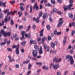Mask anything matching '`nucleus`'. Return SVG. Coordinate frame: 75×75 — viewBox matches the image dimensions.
I'll return each instance as SVG.
<instances>
[{
	"label": "nucleus",
	"instance_id": "obj_1",
	"mask_svg": "<svg viewBox=\"0 0 75 75\" xmlns=\"http://www.w3.org/2000/svg\"><path fill=\"white\" fill-rule=\"evenodd\" d=\"M66 59H69L68 61H70V64H71V65L74 64V59H73V57H72V56L70 55H67L66 57Z\"/></svg>",
	"mask_w": 75,
	"mask_h": 75
},
{
	"label": "nucleus",
	"instance_id": "obj_2",
	"mask_svg": "<svg viewBox=\"0 0 75 75\" xmlns=\"http://www.w3.org/2000/svg\"><path fill=\"white\" fill-rule=\"evenodd\" d=\"M19 44L17 45V46L13 45L12 47V48H15L16 47H17L16 49V52L17 55H18L19 54Z\"/></svg>",
	"mask_w": 75,
	"mask_h": 75
},
{
	"label": "nucleus",
	"instance_id": "obj_3",
	"mask_svg": "<svg viewBox=\"0 0 75 75\" xmlns=\"http://www.w3.org/2000/svg\"><path fill=\"white\" fill-rule=\"evenodd\" d=\"M42 12H40L39 14V17H38L36 19H35V18H33V20H35L36 23H38L40 22V21H39V19H40V17H41L42 16Z\"/></svg>",
	"mask_w": 75,
	"mask_h": 75
},
{
	"label": "nucleus",
	"instance_id": "obj_4",
	"mask_svg": "<svg viewBox=\"0 0 75 75\" xmlns=\"http://www.w3.org/2000/svg\"><path fill=\"white\" fill-rule=\"evenodd\" d=\"M72 6H73V4H69L68 6L67 5H64L63 6V7L64 8V11L67 10V9L70 10L71 9V7H72Z\"/></svg>",
	"mask_w": 75,
	"mask_h": 75
},
{
	"label": "nucleus",
	"instance_id": "obj_5",
	"mask_svg": "<svg viewBox=\"0 0 75 75\" xmlns=\"http://www.w3.org/2000/svg\"><path fill=\"white\" fill-rule=\"evenodd\" d=\"M53 62H56V63H58V62H60L61 61V58H59L57 59V57H55V58L53 59Z\"/></svg>",
	"mask_w": 75,
	"mask_h": 75
},
{
	"label": "nucleus",
	"instance_id": "obj_6",
	"mask_svg": "<svg viewBox=\"0 0 75 75\" xmlns=\"http://www.w3.org/2000/svg\"><path fill=\"white\" fill-rule=\"evenodd\" d=\"M63 23H64V21L62 20V18H60L59 21V23L57 24V26L60 27L62 25V24H63Z\"/></svg>",
	"mask_w": 75,
	"mask_h": 75
},
{
	"label": "nucleus",
	"instance_id": "obj_7",
	"mask_svg": "<svg viewBox=\"0 0 75 75\" xmlns=\"http://www.w3.org/2000/svg\"><path fill=\"white\" fill-rule=\"evenodd\" d=\"M52 65V67H53L54 69H57L58 68V67H59V65L58 64L54 65L53 64H52V63H51L50 66V68H51Z\"/></svg>",
	"mask_w": 75,
	"mask_h": 75
},
{
	"label": "nucleus",
	"instance_id": "obj_8",
	"mask_svg": "<svg viewBox=\"0 0 75 75\" xmlns=\"http://www.w3.org/2000/svg\"><path fill=\"white\" fill-rule=\"evenodd\" d=\"M38 54V52H37V51L36 50H34L33 51L32 54L33 55V56L34 57H35L37 55V54Z\"/></svg>",
	"mask_w": 75,
	"mask_h": 75
},
{
	"label": "nucleus",
	"instance_id": "obj_9",
	"mask_svg": "<svg viewBox=\"0 0 75 75\" xmlns=\"http://www.w3.org/2000/svg\"><path fill=\"white\" fill-rule=\"evenodd\" d=\"M44 49L45 50H46V49H47V51H48L50 50V47L47 46V45H44Z\"/></svg>",
	"mask_w": 75,
	"mask_h": 75
},
{
	"label": "nucleus",
	"instance_id": "obj_10",
	"mask_svg": "<svg viewBox=\"0 0 75 75\" xmlns=\"http://www.w3.org/2000/svg\"><path fill=\"white\" fill-rule=\"evenodd\" d=\"M33 10H35V8H36V10H38L39 8H38V6L37 5V3L35 4L33 6Z\"/></svg>",
	"mask_w": 75,
	"mask_h": 75
},
{
	"label": "nucleus",
	"instance_id": "obj_11",
	"mask_svg": "<svg viewBox=\"0 0 75 75\" xmlns=\"http://www.w3.org/2000/svg\"><path fill=\"white\" fill-rule=\"evenodd\" d=\"M49 14L48 13H44V15H43L42 18L43 19H45L47 18V17H48Z\"/></svg>",
	"mask_w": 75,
	"mask_h": 75
},
{
	"label": "nucleus",
	"instance_id": "obj_12",
	"mask_svg": "<svg viewBox=\"0 0 75 75\" xmlns=\"http://www.w3.org/2000/svg\"><path fill=\"white\" fill-rule=\"evenodd\" d=\"M6 2L3 3V2L0 1V6H2V5H3L4 7H6Z\"/></svg>",
	"mask_w": 75,
	"mask_h": 75
},
{
	"label": "nucleus",
	"instance_id": "obj_13",
	"mask_svg": "<svg viewBox=\"0 0 75 75\" xmlns=\"http://www.w3.org/2000/svg\"><path fill=\"white\" fill-rule=\"evenodd\" d=\"M1 33L3 34V35L4 36V37H6V32L4 31V30H1Z\"/></svg>",
	"mask_w": 75,
	"mask_h": 75
},
{
	"label": "nucleus",
	"instance_id": "obj_14",
	"mask_svg": "<svg viewBox=\"0 0 75 75\" xmlns=\"http://www.w3.org/2000/svg\"><path fill=\"white\" fill-rule=\"evenodd\" d=\"M25 37H28V38H31V33H29L28 34H25Z\"/></svg>",
	"mask_w": 75,
	"mask_h": 75
},
{
	"label": "nucleus",
	"instance_id": "obj_15",
	"mask_svg": "<svg viewBox=\"0 0 75 75\" xmlns=\"http://www.w3.org/2000/svg\"><path fill=\"white\" fill-rule=\"evenodd\" d=\"M39 54L41 55L42 53H43V52L42 51V47H40V49L39 50Z\"/></svg>",
	"mask_w": 75,
	"mask_h": 75
},
{
	"label": "nucleus",
	"instance_id": "obj_16",
	"mask_svg": "<svg viewBox=\"0 0 75 75\" xmlns=\"http://www.w3.org/2000/svg\"><path fill=\"white\" fill-rule=\"evenodd\" d=\"M8 58H9V59H10V62H11L12 61H15V60L13 59V57H12V58H11V56H8Z\"/></svg>",
	"mask_w": 75,
	"mask_h": 75
},
{
	"label": "nucleus",
	"instance_id": "obj_17",
	"mask_svg": "<svg viewBox=\"0 0 75 75\" xmlns=\"http://www.w3.org/2000/svg\"><path fill=\"white\" fill-rule=\"evenodd\" d=\"M44 31V29H42L40 32H39L40 33V37H42V35H43V32Z\"/></svg>",
	"mask_w": 75,
	"mask_h": 75
},
{
	"label": "nucleus",
	"instance_id": "obj_18",
	"mask_svg": "<svg viewBox=\"0 0 75 75\" xmlns=\"http://www.w3.org/2000/svg\"><path fill=\"white\" fill-rule=\"evenodd\" d=\"M75 33V30H73L72 31L71 33V37H72L74 35Z\"/></svg>",
	"mask_w": 75,
	"mask_h": 75
},
{
	"label": "nucleus",
	"instance_id": "obj_19",
	"mask_svg": "<svg viewBox=\"0 0 75 75\" xmlns=\"http://www.w3.org/2000/svg\"><path fill=\"white\" fill-rule=\"evenodd\" d=\"M51 47H52V48H54L55 47V43H53L52 42H51Z\"/></svg>",
	"mask_w": 75,
	"mask_h": 75
},
{
	"label": "nucleus",
	"instance_id": "obj_20",
	"mask_svg": "<svg viewBox=\"0 0 75 75\" xmlns=\"http://www.w3.org/2000/svg\"><path fill=\"white\" fill-rule=\"evenodd\" d=\"M57 13H58V14H59V15H60V16H62V15L63 14L60 11H57Z\"/></svg>",
	"mask_w": 75,
	"mask_h": 75
},
{
	"label": "nucleus",
	"instance_id": "obj_21",
	"mask_svg": "<svg viewBox=\"0 0 75 75\" xmlns=\"http://www.w3.org/2000/svg\"><path fill=\"white\" fill-rule=\"evenodd\" d=\"M34 48L35 50H36V51H38V50H39L38 46H35Z\"/></svg>",
	"mask_w": 75,
	"mask_h": 75
},
{
	"label": "nucleus",
	"instance_id": "obj_22",
	"mask_svg": "<svg viewBox=\"0 0 75 75\" xmlns=\"http://www.w3.org/2000/svg\"><path fill=\"white\" fill-rule=\"evenodd\" d=\"M69 17L71 18H73V15L72 14H70V13H69Z\"/></svg>",
	"mask_w": 75,
	"mask_h": 75
},
{
	"label": "nucleus",
	"instance_id": "obj_23",
	"mask_svg": "<svg viewBox=\"0 0 75 75\" xmlns=\"http://www.w3.org/2000/svg\"><path fill=\"white\" fill-rule=\"evenodd\" d=\"M20 9H21V11H22L24 10V8L23 7V6H21L20 7Z\"/></svg>",
	"mask_w": 75,
	"mask_h": 75
},
{
	"label": "nucleus",
	"instance_id": "obj_24",
	"mask_svg": "<svg viewBox=\"0 0 75 75\" xmlns=\"http://www.w3.org/2000/svg\"><path fill=\"white\" fill-rule=\"evenodd\" d=\"M26 43V41H25L24 42H23L21 43V45H25V44Z\"/></svg>",
	"mask_w": 75,
	"mask_h": 75
},
{
	"label": "nucleus",
	"instance_id": "obj_25",
	"mask_svg": "<svg viewBox=\"0 0 75 75\" xmlns=\"http://www.w3.org/2000/svg\"><path fill=\"white\" fill-rule=\"evenodd\" d=\"M28 62H30V60L23 62V64H27Z\"/></svg>",
	"mask_w": 75,
	"mask_h": 75
},
{
	"label": "nucleus",
	"instance_id": "obj_26",
	"mask_svg": "<svg viewBox=\"0 0 75 75\" xmlns=\"http://www.w3.org/2000/svg\"><path fill=\"white\" fill-rule=\"evenodd\" d=\"M25 34V31H22L21 33L22 35L23 36V37L24 36V34Z\"/></svg>",
	"mask_w": 75,
	"mask_h": 75
},
{
	"label": "nucleus",
	"instance_id": "obj_27",
	"mask_svg": "<svg viewBox=\"0 0 75 75\" xmlns=\"http://www.w3.org/2000/svg\"><path fill=\"white\" fill-rule=\"evenodd\" d=\"M51 52H52V53H54V52H55V54H56V51L51 50L50 51V53H51Z\"/></svg>",
	"mask_w": 75,
	"mask_h": 75
},
{
	"label": "nucleus",
	"instance_id": "obj_28",
	"mask_svg": "<svg viewBox=\"0 0 75 75\" xmlns=\"http://www.w3.org/2000/svg\"><path fill=\"white\" fill-rule=\"evenodd\" d=\"M18 14L19 15V17H20V16H21L22 14H23V13L21 11H19L18 12Z\"/></svg>",
	"mask_w": 75,
	"mask_h": 75
},
{
	"label": "nucleus",
	"instance_id": "obj_29",
	"mask_svg": "<svg viewBox=\"0 0 75 75\" xmlns=\"http://www.w3.org/2000/svg\"><path fill=\"white\" fill-rule=\"evenodd\" d=\"M4 16L2 13H0V18H3Z\"/></svg>",
	"mask_w": 75,
	"mask_h": 75
},
{
	"label": "nucleus",
	"instance_id": "obj_30",
	"mask_svg": "<svg viewBox=\"0 0 75 75\" xmlns=\"http://www.w3.org/2000/svg\"><path fill=\"white\" fill-rule=\"evenodd\" d=\"M11 34V33L10 32H8L6 33V37L7 35L8 36H10V35Z\"/></svg>",
	"mask_w": 75,
	"mask_h": 75
},
{
	"label": "nucleus",
	"instance_id": "obj_31",
	"mask_svg": "<svg viewBox=\"0 0 75 75\" xmlns=\"http://www.w3.org/2000/svg\"><path fill=\"white\" fill-rule=\"evenodd\" d=\"M51 2L53 4H55V0H51Z\"/></svg>",
	"mask_w": 75,
	"mask_h": 75
},
{
	"label": "nucleus",
	"instance_id": "obj_32",
	"mask_svg": "<svg viewBox=\"0 0 75 75\" xmlns=\"http://www.w3.org/2000/svg\"><path fill=\"white\" fill-rule=\"evenodd\" d=\"M11 14V15H13V13H12V12H10L8 13L7 14V16H9V15H10V14Z\"/></svg>",
	"mask_w": 75,
	"mask_h": 75
},
{
	"label": "nucleus",
	"instance_id": "obj_33",
	"mask_svg": "<svg viewBox=\"0 0 75 75\" xmlns=\"http://www.w3.org/2000/svg\"><path fill=\"white\" fill-rule=\"evenodd\" d=\"M13 24H14V22H13V19H11V25H13Z\"/></svg>",
	"mask_w": 75,
	"mask_h": 75
},
{
	"label": "nucleus",
	"instance_id": "obj_34",
	"mask_svg": "<svg viewBox=\"0 0 75 75\" xmlns=\"http://www.w3.org/2000/svg\"><path fill=\"white\" fill-rule=\"evenodd\" d=\"M45 39H46V38L45 37H43V38H42V42H44L45 41Z\"/></svg>",
	"mask_w": 75,
	"mask_h": 75
},
{
	"label": "nucleus",
	"instance_id": "obj_35",
	"mask_svg": "<svg viewBox=\"0 0 75 75\" xmlns=\"http://www.w3.org/2000/svg\"><path fill=\"white\" fill-rule=\"evenodd\" d=\"M6 43V42H3L1 44V46H3V45H4Z\"/></svg>",
	"mask_w": 75,
	"mask_h": 75
},
{
	"label": "nucleus",
	"instance_id": "obj_36",
	"mask_svg": "<svg viewBox=\"0 0 75 75\" xmlns=\"http://www.w3.org/2000/svg\"><path fill=\"white\" fill-rule=\"evenodd\" d=\"M49 20L51 23L52 22V18L51 17H50L49 18Z\"/></svg>",
	"mask_w": 75,
	"mask_h": 75
},
{
	"label": "nucleus",
	"instance_id": "obj_37",
	"mask_svg": "<svg viewBox=\"0 0 75 75\" xmlns=\"http://www.w3.org/2000/svg\"><path fill=\"white\" fill-rule=\"evenodd\" d=\"M46 6H48V7H51V5L50 4H47L45 5Z\"/></svg>",
	"mask_w": 75,
	"mask_h": 75
},
{
	"label": "nucleus",
	"instance_id": "obj_38",
	"mask_svg": "<svg viewBox=\"0 0 75 75\" xmlns=\"http://www.w3.org/2000/svg\"><path fill=\"white\" fill-rule=\"evenodd\" d=\"M30 13H32V10L33 9V6L31 5L30 6Z\"/></svg>",
	"mask_w": 75,
	"mask_h": 75
},
{
	"label": "nucleus",
	"instance_id": "obj_39",
	"mask_svg": "<svg viewBox=\"0 0 75 75\" xmlns=\"http://www.w3.org/2000/svg\"><path fill=\"white\" fill-rule=\"evenodd\" d=\"M42 62H37L36 63L37 65H40V66H41L42 65Z\"/></svg>",
	"mask_w": 75,
	"mask_h": 75
},
{
	"label": "nucleus",
	"instance_id": "obj_40",
	"mask_svg": "<svg viewBox=\"0 0 75 75\" xmlns=\"http://www.w3.org/2000/svg\"><path fill=\"white\" fill-rule=\"evenodd\" d=\"M31 64H29V65L28 67V69L29 70H30L31 69Z\"/></svg>",
	"mask_w": 75,
	"mask_h": 75
},
{
	"label": "nucleus",
	"instance_id": "obj_41",
	"mask_svg": "<svg viewBox=\"0 0 75 75\" xmlns=\"http://www.w3.org/2000/svg\"><path fill=\"white\" fill-rule=\"evenodd\" d=\"M46 28H47V30H50V25H47L46 26Z\"/></svg>",
	"mask_w": 75,
	"mask_h": 75
},
{
	"label": "nucleus",
	"instance_id": "obj_42",
	"mask_svg": "<svg viewBox=\"0 0 75 75\" xmlns=\"http://www.w3.org/2000/svg\"><path fill=\"white\" fill-rule=\"evenodd\" d=\"M58 32H57V30H54V34L55 35H57V33Z\"/></svg>",
	"mask_w": 75,
	"mask_h": 75
},
{
	"label": "nucleus",
	"instance_id": "obj_43",
	"mask_svg": "<svg viewBox=\"0 0 75 75\" xmlns=\"http://www.w3.org/2000/svg\"><path fill=\"white\" fill-rule=\"evenodd\" d=\"M2 24L0 23V26H2V25H4V21H2Z\"/></svg>",
	"mask_w": 75,
	"mask_h": 75
},
{
	"label": "nucleus",
	"instance_id": "obj_44",
	"mask_svg": "<svg viewBox=\"0 0 75 75\" xmlns=\"http://www.w3.org/2000/svg\"><path fill=\"white\" fill-rule=\"evenodd\" d=\"M37 40L38 42L40 41H41V38L38 37L37 38Z\"/></svg>",
	"mask_w": 75,
	"mask_h": 75
},
{
	"label": "nucleus",
	"instance_id": "obj_45",
	"mask_svg": "<svg viewBox=\"0 0 75 75\" xmlns=\"http://www.w3.org/2000/svg\"><path fill=\"white\" fill-rule=\"evenodd\" d=\"M9 11V9H8L4 11V13H7V12H8V11Z\"/></svg>",
	"mask_w": 75,
	"mask_h": 75
},
{
	"label": "nucleus",
	"instance_id": "obj_46",
	"mask_svg": "<svg viewBox=\"0 0 75 75\" xmlns=\"http://www.w3.org/2000/svg\"><path fill=\"white\" fill-rule=\"evenodd\" d=\"M8 21V19H7V18H5L4 19V21L5 23H6L7 21Z\"/></svg>",
	"mask_w": 75,
	"mask_h": 75
},
{
	"label": "nucleus",
	"instance_id": "obj_47",
	"mask_svg": "<svg viewBox=\"0 0 75 75\" xmlns=\"http://www.w3.org/2000/svg\"><path fill=\"white\" fill-rule=\"evenodd\" d=\"M17 35H16L15 34H13V38H15L16 37H17Z\"/></svg>",
	"mask_w": 75,
	"mask_h": 75
},
{
	"label": "nucleus",
	"instance_id": "obj_48",
	"mask_svg": "<svg viewBox=\"0 0 75 75\" xmlns=\"http://www.w3.org/2000/svg\"><path fill=\"white\" fill-rule=\"evenodd\" d=\"M57 1L58 2V3H62V0H57Z\"/></svg>",
	"mask_w": 75,
	"mask_h": 75
},
{
	"label": "nucleus",
	"instance_id": "obj_49",
	"mask_svg": "<svg viewBox=\"0 0 75 75\" xmlns=\"http://www.w3.org/2000/svg\"><path fill=\"white\" fill-rule=\"evenodd\" d=\"M11 41L10 40H9V41H8L7 42V45H9L10 44V42H11Z\"/></svg>",
	"mask_w": 75,
	"mask_h": 75
},
{
	"label": "nucleus",
	"instance_id": "obj_50",
	"mask_svg": "<svg viewBox=\"0 0 75 75\" xmlns=\"http://www.w3.org/2000/svg\"><path fill=\"white\" fill-rule=\"evenodd\" d=\"M32 27L33 29H35V28H36V26L35 25H34Z\"/></svg>",
	"mask_w": 75,
	"mask_h": 75
},
{
	"label": "nucleus",
	"instance_id": "obj_51",
	"mask_svg": "<svg viewBox=\"0 0 75 75\" xmlns=\"http://www.w3.org/2000/svg\"><path fill=\"white\" fill-rule=\"evenodd\" d=\"M72 48V47L71 46V45H70L68 47V48L67 49V50H68L69 49H71Z\"/></svg>",
	"mask_w": 75,
	"mask_h": 75
},
{
	"label": "nucleus",
	"instance_id": "obj_52",
	"mask_svg": "<svg viewBox=\"0 0 75 75\" xmlns=\"http://www.w3.org/2000/svg\"><path fill=\"white\" fill-rule=\"evenodd\" d=\"M7 50H8V51H12V49L11 48H8L7 49Z\"/></svg>",
	"mask_w": 75,
	"mask_h": 75
},
{
	"label": "nucleus",
	"instance_id": "obj_53",
	"mask_svg": "<svg viewBox=\"0 0 75 75\" xmlns=\"http://www.w3.org/2000/svg\"><path fill=\"white\" fill-rule=\"evenodd\" d=\"M48 40H51V37L49 36L48 38Z\"/></svg>",
	"mask_w": 75,
	"mask_h": 75
},
{
	"label": "nucleus",
	"instance_id": "obj_54",
	"mask_svg": "<svg viewBox=\"0 0 75 75\" xmlns=\"http://www.w3.org/2000/svg\"><path fill=\"white\" fill-rule=\"evenodd\" d=\"M53 12H56L57 11V8H54L53 9Z\"/></svg>",
	"mask_w": 75,
	"mask_h": 75
},
{
	"label": "nucleus",
	"instance_id": "obj_55",
	"mask_svg": "<svg viewBox=\"0 0 75 75\" xmlns=\"http://www.w3.org/2000/svg\"><path fill=\"white\" fill-rule=\"evenodd\" d=\"M15 67L16 68H19V65L18 64L16 65Z\"/></svg>",
	"mask_w": 75,
	"mask_h": 75
},
{
	"label": "nucleus",
	"instance_id": "obj_56",
	"mask_svg": "<svg viewBox=\"0 0 75 75\" xmlns=\"http://www.w3.org/2000/svg\"><path fill=\"white\" fill-rule=\"evenodd\" d=\"M23 20L24 21H25L26 20V17H24L22 18Z\"/></svg>",
	"mask_w": 75,
	"mask_h": 75
},
{
	"label": "nucleus",
	"instance_id": "obj_57",
	"mask_svg": "<svg viewBox=\"0 0 75 75\" xmlns=\"http://www.w3.org/2000/svg\"><path fill=\"white\" fill-rule=\"evenodd\" d=\"M69 1H70V4H72V3H73V0H70Z\"/></svg>",
	"mask_w": 75,
	"mask_h": 75
},
{
	"label": "nucleus",
	"instance_id": "obj_58",
	"mask_svg": "<svg viewBox=\"0 0 75 75\" xmlns=\"http://www.w3.org/2000/svg\"><path fill=\"white\" fill-rule=\"evenodd\" d=\"M23 26L22 25L21 26H20L19 27V28H20V29H22V28H23Z\"/></svg>",
	"mask_w": 75,
	"mask_h": 75
},
{
	"label": "nucleus",
	"instance_id": "obj_59",
	"mask_svg": "<svg viewBox=\"0 0 75 75\" xmlns=\"http://www.w3.org/2000/svg\"><path fill=\"white\" fill-rule=\"evenodd\" d=\"M24 36H22V37L20 38V39H21V40H23V39H24Z\"/></svg>",
	"mask_w": 75,
	"mask_h": 75
},
{
	"label": "nucleus",
	"instance_id": "obj_60",
	"mask_svg": "<svg viewBox=\"0 0 75 75\" xmlns=\"http://www.w3.org/2000/svg\"><path fill=\"white\" fill-rule=\"evenodd\" d=\"M21 51L22 52H24V50L23 49H22L21 50Z\"/></svg>",
	"mask_w": 75,
	"mask_h": 75
},
{
	"label": "nucleus",
	"instance_id": "obj_61",
	"mask_svg": "<svg viewBox=\"0 0 75 75\" xmlns=\"http://www.w3.org/2000/svg\"><path fill=\"white\" fill-rule=\"evenodd\" d=\"M71 24L73 26H74L75 25V22H72L71 23Z\"/></svg>",
	"mask_w": 75,
	"mask_h": 75
},
{
	"label": "nucleus",
	"instance_id": "obj_62",
	"mask_svg": "<svg viewBox=\"0 0 75 75\" xmlns=\"http://www.w3.org/2000/svg\"><path fill=\"white\" fill-rule=\"evenodd\" d=\"M61 34V32H58L57 34V35H60Z\"/></svg>",
	"mask_w": 75,
	"mask_h": 75
},
{
	"label": "nucleus",
	"instance_id": "obj_63",
	"mask_svg": "<svg viewBox=\"0 0 75 75\" xmlns=\"http://www.w3.org/2000/svg\"><path fill=\"white\" fill-rule=\"evenodd\" d=\"M57 75H61V72H58L57 73Z\"/></svg>",
	"mask_w": 75,
	"mask_h": 75
},
{
	"label": "nucleus",
	"instance_id": "obj_64",
	"mask_svg": "<svg viewBox=\"0 0 75 75\" xmlns=\"http://www.w3.org/2000/svg\"><path fill=\"white\" fill-rule=\"evenodd\" d=\"M42 57H41V56H38L37 57V58H41Z\"/></svg>",
	"mask_w": 75,
	"mask_h": 75
}]
</instances>
